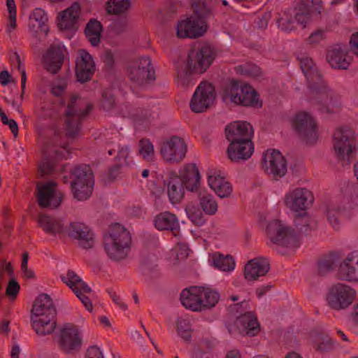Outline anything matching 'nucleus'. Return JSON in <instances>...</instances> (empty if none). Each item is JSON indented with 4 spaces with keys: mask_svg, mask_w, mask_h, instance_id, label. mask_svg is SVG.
<instances>
[{
    "mask_svg": "<svg viewBox=\"0 0 358 358\" xmlns=\"http://www.w3.org/2000/svg\"><path fill=\"white\" fill-rule=\"evenodd\" d=\"M355 297V289L347 285L338 283L330 289L327 300L331 308L339 310L348 308Z\"/></svg>",
    "mask_w": 358,
    "mask_h": 358,
    "instance_id": "nucleus-13",
    "label": "nucleus"
},
{
    "mask_svg": "<svg viewBox=\"0 0 358 358\" xmlns=\"http://www.w3.org/2000/svg\"><path fill=\"white\" fill-rule=\"evenodd\" d=\"M95 69L92 56L85 50H80L76 61V76L78 81L83 83L91 80Z\"/></svg>",
    "mask_w": 358,
    "mask_h": 358,
    "instance_id": "nucleus-20",
    "label": "nucleus"
},
{
    "mask_svg": "<svg viewBox=\"0 0 358 358\" xmlns=\"http://www.w3.org/2000/svg\"><path fill=\"white\" fill-rule=\"evenodd\" d=\"M110 296L115 303H116L122 310H125L127 309V306L122 301L120 297L112 289H108Z\"/></svg>",
    "mask_w": 358,
    "mask_h": 358,
    "instance_id": "nucleus-62",
    "label": "nucleus"
},
{
    "mask_svg": "<svg viewBox=\"0 0 358 358\" xmlns=\"http://www.w3.org/2000/svg\"><path fill=\"white\" fill-rule=\"evenodd\" d=\"M115 105L114 96L111 94L103 93L101 100V106L105 110H111Z\"/></svg>",
    "mask_w": 358,
    "mask_h": 358,
    "instance_id": "nucleus-57",
    "label": "nucleus"
},
{
    "mask_svg": "<svg viewBox=\"0 0 358 358\" xmlns=\"http://www.w3.org/2000/svg\"><path fill=\"white\" fill-rule=\"evenodd\" d=\"M229 158L233 162L247 160L254 152V145L252 140H243L236 143H229L227 148Z\"/></svg>",
    "mask_w": 358,
    "mask_h": 358,
    "instance_id": "nucleus-26",
    "label": "nucleus"
},
{
    "mask_svg": "<svg viewBox=\"0 0 358 358\" xmlns=\"http://www.w3.org/2000/svg\"><path fill=\"white\" fill-rule=\"evenodd\" d=\"M299 60L301 71L306 78L312 100L324 105L331 103L334 92L323 79L313 59L308 57H302Z\"/></svg>",
    "mask_w": 358,
    "mask_h": 358,
    "instance_id": "nucleus-1",
    "label": "nucleus"
},
{
    "mask_svg": "<svg viewBox=\"0 0 358 358\" xmlns=\"http://www.w3.org/2000/svg\"><path fill=\"white\" fill-rule=\"evenodd\" d=\"M350 47L352 52L358 58V31L352 34Z\"/></svg>",
    "mask_w": 358,
    "mask_h": 358,
    "instance_id": "nucleus-61",
    "label": "nucleus"
},
{
    "mask_svg": "<svg viewBox=\"0 0 358 358\" xmlns=\"http://www.w3.org/2000/svg\"><path fill=\"white\" fill-rule=\"evenodd\" d=\"M294 19L288 16L280 17L277 21L278 27L285 32L292 31L294 28Z\"/></svg>",
    "mask_w": 358,
    "mask_h": 358,
    "instance_id": "nucleus-55",
    "label": "nucleus"
},
{
    "mask_svg": "<svg viewBox=\"0 0 358 358\" xmlns=\"http://www.w3.org/2000/svg\"><path fill=\"white\" fill-rule=\"evenodd\" d=\"M127 76L135 86H143L155 80V73L152 62L148 57H141L129 63Z\"/></svg>",
    "mask_w": 358,
    "mask_h": 358,
    "instance_id": "nucleus-11",
    "label": "nucleus"
},
{
    "mask_svg": "<svg viewBox=\"0 0 358 358\" xmlns=\"http://www.w3.org/2000/svg\"><path fill=\"white\" fill-rule=\"evenodd\" d=\"M341 280L346 281L358 280V257L353 253L349 254L341 263L338 273Z\"/></svg>",
    "mask_w": 358,
    "mask_h": 358,
    "instance_id": "nucleus-28",
    "label": "nucleus"
},
{
    "mask_svg": "<svg viewBox=\"0 0 358 358\" xmlns=\"http://www.w3.org/2000/svg\"><path fill=\"white\" fill-rule=\"evenodd\" d=\"M188 218L196 226H202L206 222L202 212L194 206H189L185 208Z\"/></svg>",
    "mask_w": 358,
    "mask_h": 358,
    "instance_id": "nucleus-48",
    "label": "nucleus"
},
{
    "mask_svg": "<svg viewBox=\"0 0 358 358\" xmlns=\"http://www.w3.org/2000/svg\"><path fill=\"white\" fill-rule=\"evenodd\" d=\"M61 280L73 292L85 308L92 312V303L89 296H87L92 293V289L81 278L75 271L68 270L66 274L61 275Z\"/></svg>",
    "mask_w": 358,
    "mask_h": 358,
    "instance_id": "nucleus-14",
    "label": "nucleus"
},
{
    "mask_svg": "<svg viewBox=\"0 0 358 358\" xmlns=\"http://www.w3.org/2000/svg\"><path fill=\"white\" fill-rule=\"evenodd\" d=\"M10 62L13 66H15L21 74V88H22V94L21 96H23L24 90L26 87L27 83V75L25 71L24 65L22 64L20 57L19 54L15 52L10 55Z\"/></svg>",
    "mask_w": 358,
    "mask_h": 358,
    "instance_id": "nucleus-43",
    "label": "nucleus"
},
{
    "mask_svg": "<svg viewBox=\"0 0 358 358\" xmlns=\"http://www.w3.org/2000/svg\"><path fill=\"white\" fill-rule=\"evenodd\" d=\"M130 0H108L106 3L108 14L120 15L126 13L131 8Z\"/></svg>",
    "mask_w": 358,
    "mask_h": 358,
    "instance_id": "nucleus-40",
    "label": "nucleus"
},
{
    "mask_svg": "<svg viewBox=\"0 0 358 358\" xmlns=\"http://www.w3.org/2000/svg\"><path fill=\"white\" fill-rule=\"evenodd\" d=\"M336 157L342 166L349 165L357 152L354 130L349 126L338 127L333 134Z\"/></svg>",
    "mask_w": 358,
    "mask_h": 358,
    "instance_id": "nucleus-5",
    "label": "nucleus"
},
{
    "mask_svg": "<svg viewBox=\"0 0 358 358\" xmlns=\"http://www.w3.org/2000/svg\"><path fill=\"white\" fill-rule=\"evenodd\" d=\"M237 73L245 76L257 78L261 76V69L255 64L245 63L235 67Z\"/></svg>",
    "mask_w": 358,
    "mask_h": 358,
    "instance_id": "nucleus-44",
    "label": "nucleus"
},
{
    "mask_svg": "<svg viewBox=\"0 0 358 358\" xmlns=\"http://www.w3.org/2000/svg\"><path fill=\"white\" fill-rule=\"evenodd\" d=\"M199 203L203 212L209 215H213L217 211V203L215 197L207 192L199 193Z\"/></svg>",
    "mask_w": 358,
    "mask_h": 358,
    "instance_id": "nucleus-41",
    "label": "nucleus"
},
{
    "mask_svg": "<svg viewBox=\"0 0 358 358\" xmlns=\"http://www.w3.org/2000/svg\"><path fill=\"white\" fill-rule=\"evenodd\" d=\"M83 101L76 95L71 97L65 113V125L68 137L77 136L81 129V124L84 118L92 109L91 104H87L85 108Z\"/></svg>",
    "mask_w": 358,
    "mask_h": 358,
    "instance_id": "nucleus-9",
    "label": "nucleus"
},
{
    "mask_svg": "<svg viewBox=\"0 0 358 358\" xmlns=\"http://www.w3.org/2000/svg\"><path fill=\"white\" fill-rule=\"evenodd\" d=\"M131 248L129 231L119 223L112 224L103 235V249L107 257L113 262L127 258Z\"/></svg>",
    "mask_w": 358,
    "mask_h": 358,
    "instance_id": "nucleus-2",
    "label": "nucleus"
},
{
    "mask_svg": "<svg viewBox=\"0 0 358 358\" xmlns=\"http://www.w3.org/2000/svg\"><path fill=\"white\" fill-rule=\"evenodd\" d=\"M56 183L48 182L41 187H38V203L42 208L51 207L55 208L61 203V199L55 194Z\"/></svg>",
    "mask_w": 358,
    "mask_h": 358,
    "instance_id": "nucleus-24",
    "label": "nucleus"
},
{
    "mask_svg": "<svg viewBox=\"0 0 358 358\" xmlns=\"http://www.w3.org/2000/svg\"><path fill=\"white\" fill-rule=\"evenodd\" d=\"M192 7L194 13L199 22L208 18L211 14V10L207 7L206 4L203 1L199 0L194 2Z\"/></svg>",
    "mask_w": 358,
    "mask_h": 358,
    "instance_id": "nucleus-49",
    "label": "nucleus"
},
{
    "mask_svg": "<svg viewBox=\"0 0 358 358\" xmlns=\"http://www.w3.org/2000/svg\"><path fill=\"white\" fill-rule=\"evenodd\" d=\"M262 166L268 175L276 180L285 176L287 171L285 157L276 150H268L264 153Z\"/></svg>",
    "mask_w": 358,
    "mask_h": 358,
    "instance_id": "nucleus-15",
    "label": "nucleus"
},
{
    "mask_svg": "<svg viewBox=\"0 0 358 358\" xmlns=\"http://www.w3.org/2000/svg\"><path fill=\"white\" fill-rule=\"evenodd\" d=\"M177 330L178 335L185 341H189L192 338L191 324L187 320H179L177 322Z\"/></svg>",
    "mask_w": 358,
    "mask_h": 358,
    "instance_id": "nucleus-51",
    "label": "nucleus"
},
{
    "mask_svg": "<svg viewBox=\"0 0 358 358\" xmlns=\"http://www.w3.org/2000/svg\"><path fill=\"white\" fill-rule=\"evenodd\" d=\"M86 358H104L100 348L96 345L90 346L86 352Z\"/></svg>",
    "mask_w": 358,
    "mask_h": 358,
    "instance_id": "nucleus-59",
    "label": "nucleus"
},
{
    "mask_svg": "<svg viewBox=\"0 0 358 358\" xmlns=\"http://www.w3.org/2000/svg\"><path fill=\"white\" fill-rule=\"evenodd\" d=\"M310 16L309 13H297L295 15L294 20L299 24H301L303 27H306V24L309 22Z\"/></svg>",
    "mask_w": 358,
    "mask_h": 358,
    "instance_id": "nucleus-60",
    "label": "nucleus"
},
{
    "mask_svg": "<svg viewBox=\"0 0 358 358\" xmlns=\"http://www.w3.org/2000/svg\"><path fill=\"white\" fill-rule=\"evenodd\" d=\"M313 200L312 192L306 188H296L287 193L285 196L286 206L296 213L294 223L297 229L305 234L313 227V221L306 215V209Z\"/></svg>",
    "mask_w": 358,
    "mask_h": 358,
    "instance_id": "nucleus-4",
    "label": "nucleus"
},
{
    "mask_svg": "<svg viewBox=\"0 0 358 358\" xmlns=\"http://www.w3.org/2000/svg\"><path fill=\"white\" fill-rule=\"evenodd\" d=\"M226 138L230 143H238L243 140H252L253 129L251 124L246 122H234L228 124L225 129Z\"/></svg>",
    "mask_w": 358,
    "mask_h": 358,
    "instance_id": "nucleus-21",
    "label": "nucleus"
},
{
    "mask_svg": "<svg viewBox=\"0 0 358 358\" xmlns=\"http://www.w3.org/2000/svg\"><path fill=\"white\" fill-rule=\"evenodd\" d=\"M324 36V31L322 30H317L312 33L308 38V42L310 44L317 43L320 42Z\"/></svg>",
    "mask_w": 358,
    "mask_h": 358,
    "instance_id": "nucleus-63",
    "label": "nucleus"
},
{
    "mask_svg": "<svg viewBox=\"0 0 358 358\" xmlns=\"http://www.w3.org/2000/svg\"><path fill=\"white\" fill-rule=\"evenodd\" d=\"M266 231L268 238L274 244L292 248L299 246L298 237L294 230L278 220L270 222Z\"/></svg>",
    "mask_w": 358,
    "mask_h": 358,
    "instance_id": "nucleus-10",
    "label": "nucleus"
},
{
    "mask_svg": "<svg viewBox=\"0 0 358 358\" xmlns=\"http://www.w3.org/2000/svg\"><path fill=\"white\" fill-rule=\"evenodd\" d=\"M269 270L270 264L266 258H255L245 264L244 275L248 280H255L261 276H264Z\"/></svg>",
    "mask_w": 358,
    "mask_h": 358,
    "instance_id": "nucleus-25",
    "label": "nucleus"
},
{
    "mask_svg": "<svg viewBox=\"0 0 358 358\" xmlns=\"http://www.w3.org/2000/svg\"><path fill=\"white\" fill-rule=\"evenodd\" d=\"M238 322L243 325L247 335L254 336L258 334L259 324L256 315L252 312H247L241 315L238 318Z\"/></svg>",
    "mask_w": 358,
    "mask_h": 358,
    "instance_id": "nucleus-39",
    "label": "nucleus"
},
{
    "mask_svg": "<svg viewBox=\"0 0 358 358\" xmlns=\"http://www.w3.org/2000/svg\"><path fill=\"white\" fill-rule=\"evenodd\" d=\"M71 157V153L66 147H60L55 148L52 151L50 158L43 159L40 164L39 169L43 175H49L53 173L56 171L55 161L61 159H66Z\"/></svg>",
    "mask_w": 358,
    "mask_h": 358,
    "instance_id": "nucleus-32",
    "label": "nucleus"
},
{
    "mask_svg": "<svg viewBox=\"0 0 358 358\" xmlns=\"http://www.w3.org/2000/svg\"><path fill=\"white\" fill-rule=\"evenodd\" d=\"M222 97L223 101L227 103L245 106L262 107L259 95L254 88L247 84L240 85L236 80H232L224 87Z\"/></svg>",
    "mask_w": 358,
    "mask_h": 358,
    "instance_id": "nucleus-6",
    "label": "nucleus"
},
{
    "mask_svg": "<svg viewBox=\"0 0 358 358\" xmlns=\"http://www.w3.org/2000/svg\"><path fill=\"white\" fill-rule=\"evenodd\" d=\"M208 183L210 187L220 198L230 196L232 192L231 185L226 180L221 171L216 169H210L207 173Z\"/></svg>",
    "mask_w": 358,
    "mask_h": 358,
    "instance_id": "nucleus-22",
    "label": "nucleus"
},
{
    "mask_svg": "<svg viewBox=\"0 0 358 358\" xmlns=\"http://www.w3.org/2000/svg\"><path fill=\"white\" fill-rule=\"evenodd\" d=\"M89 227L83 222H71L68 227H65L64 234H66L69 237L74 239L76 236L81 234L86 233L85 230Z\"/></svg>",
    "mask_w": 358,
    "mask_h": 358,
    "instance_id": "nucleus-50",
    "label": "nucleus"
},
{
    "mask_svg": "<svg viewBox=\"0 0 358 358\" xmlns=\"http://www.w3.org/2000/svg\"><path fill=\"white\" fill-rule=\"evenodd\" d=\"M292 124L296 131L307 144H314L317 141L318 138L317 124L309 113H298Z\"/></svg>",
    "mask_w": 358,
    "mask_h": 358,
    "instance_id": "nucleus-16",
    "label": "nucleus"
},
{
    "mask_svg": "<svg viewBox=\"0 0 358 358\" xmlns=\"http://www.w3.org/2000/svg\"><path fill=\"white\" fill-rule=\"evenodd\" d=\"M86 233L81 234L76 236L74 240L78 241V245L85 250L91 249L94 245V236L90 228L85 230Z\"/></svg>",
    "mask_w": 358,
    "mask_h": 358,
    "instance_id": "nucleus-45",
    "label": "nucleus"
},
{
    "mask_svg": "<svg viewBox=\"0 0 358 358\" xmlns=\"http://www.w3.org/2000/svg\"><path fill=\"white\" fill-rule=\"evenodd\" d=\"M82 341V334L76 325L67 323L59 329L58 345L64 353L73 354L79 351Z\"/></svg>",
    "mask_w": 358,
    "mask_h": 358,
    "instance_id": "nucleus-12",
    "label": "nucleus"
},
{
    "mask_svg": "<svg viewBox=\"0 0 358 358\" xmlns=\"http://www.w3.org/2000/svg\"><path fill=\"white\" fill-rule=\"evenodd\" d=\"M129 156V148L127 147L122 148L118 150L117 155L115 157L116 165L112 169L110 175L114 171H117L120 166L127 165V159Z\"/></svg>",
    "mask_w": 358,
    "mask_h": 358,
    "instance_id": "nucleus-52",
    "label": "nucleus"
},
{
    "mask_svg": "<svg viewBox=\"0 0 358 358\" xmlns=\"http://www.w3.org/2000/svg\"><path fill=\"white\" fill-rule=\"evenodd\" d=\"M80 12V5L78 3H74L61 13L58 22L59 28L65 30L73 29L78 22Z\"/></svg>",
    "mask_w": 358,
    "mask_h": 358,
    "instance_id": "nucleus-35",
    "label": "nucleus"
},
{
    "mask_svg": "<svg viewBox=\"0 0 358 358\" xmlns=\"http://www.w3.org/2000/svg\"><path fill=\"white\" fill-rule=\"evenodd\" d=\"M46 20L45 11L41 8H36L29 16V27L32 29H35L36 27L40 28Z\"/></svg>",
    "mask_w": 358,
    "mask_h": 358,
    "instance_id": "nucleus-46",
    "label": "nucleus"
},
{
    "mask_svg": "<svg viewBox=\"0 0 358 358\" xmlns=\"http://www.w3.org/2000/svg\"><path fill=\"white\" fill-rule=\"evenodd\" d=\"M71 189L78 201L87 200L92 194L94 175L88 165L76 166L71 169Z\"/></svg>",
    "mask_w": 358,
    "mask_h": 358,
    "instance_id": "nucleus-8",
    "label": "nucleus"
},
{
    "mask_svg": "<svg viewBox=\"0 0 358 358\" xmlns=\"http://www.w3.org/2000/svg\"><path fill=\"white\" fill-rule=\"evenodd\" d=\"M208 261L210 265L224 272H231L236 266L235 260L231 256L229 255L224 256L218 252L213 254Z\"/></svg>",
    "mask_w": 358,
    "mask_h": 358,
    "instance_id": "nucleus-36",
    "label": "nucleus"
},
{
    "mask_svg": "<svg viewBox=\"0 0 358 358\" xmlns=\"http://www.w3.org/2000/svg\"><path fill=\"white\" fill-rule=\"evenodd\" d=\"M39 226L48 234H64L65 227L62 219L52 216L40 214L37 220Z\"/></svg>",
    "mask_w": 358,
    "mask_h": 358,
    "instance_id": "nucleus-34",
    "label": "nucleus"
},
{
    "mask_svg": "<svg viewBox=\"0 0 358 358\" xmlns=\"http://www.w3.org/2000/svg\"><path fill=\"white\" fill-rule=\"evenodd\" d=\"M102 60L105 64L106 67L110 70L113 68L115 64V59L113 53L111 50H107L104 52L102 56Z\"/></svg>",
    "mask_w": 358,
    "mask_h": 358,
    "instance_id": "nucleus-58",
    "label": "nucleus"
},
{
    "mask_svg": "<svg viewBox=\"0 0 358 358\" xmlns=\"http://www.w3.org/2000/svg\"><path fill=\"white\" fill-rule=\"evenodd\" d=\"M16 15L17 13H9L8 23L6 29L8 34H10L16 28Z\"/></svg>",
    "mask_w": 358,
    "mask_h": 358,
    "instance_id": "nucleus-64",
    "label": "nucleus"
},
{
    "mask_svg": "<svg viewBox=\"0 0 358 358\" xmlns=\"http://www.w3.org/2000/svg\"><path fill=\"white\" fill-rule=\"evenodd\" d=\"M20 289V284L12 278L9 280L6 289V295L11 299H15Z\"/></svg>",
    "mask_w": 358,
    "mask_h": 358,
    "instance_id": "nucleus-54",
    "label": "nucleus"
},
{
    "mask_svg": "<svg viewBox=\"0 0 358 358\" xmlns=\"http://www.w3.org/2000/svg\"><path fill=\"white\" fill-rule=\"evenodd\" d=\"M201 295L199 287H190L184 289L180 296L182 305L194 312H201Z\"/></svg>",
    "mask_w": 358,
    "mask_h": 358,
    "instance_id": "nucleus-31",
    "label": "nucleus"
},
{
    "mask_svg": "<svg viewBox=\"0 0 358 358\" xmlns=\"http://www.w3.org/2000/svg\"><path fill=\"white\" fill-rule=\"evenodd\" d=\"M334 348V342L329 336L322 337L316 346V350L320 352H328Z\"/></svg>",
    "mask_w": 358,
    "mask_h": 358,
    "instance_id": "nucleus-56",
    "label": "nucleus"
},
{
    "mask_svg": "<svg viewBox=\"0 0 358 358\" xmlns=\"http://www.w3.org/2000/svg\"><path fill=\"white\" fill-rule=\"evenodd\" d=\"M199 288L201 311L215 307L220 299L219 292L209 287H199Z\"/></svg>",
    "mask_w": 358,
    "mask_h": 358,
    "instance_id": "nucleus-37",
    "label": "nucleus"
},
{
    "mask_svg": "<svg viewBox=\"0 0 358 358\" xmlns=\"http://www.w3.org/2000/svg\"><path fill=\"white\" fill-rule=\"evenodd\" d=\"M101 32L102 24L95 19H91L87 22L85 29L86 38L93 46H96L100 43Z\"/></svg>",
    "mask_w": 358,
    "mask_h": 358,
    "instance_id": "nucleus-38",
    "label": "nucleus"
},
{
    "mask_svg": "<svg viewBox=\"0 0 358 358\" xmlns=\"http://www.w3.org/2000/svg\"><path fill=\"white\" fill-rule=\"evenodd\" d=\"M334 265L335 261L332 257L322 259L318 264V273L320 275H324L331 271L334 268Z\"/></svg>",
    "mask_w": 358,
    "mask_h": 358,
    "instance_id": "nucleus-53",
    "label": "nucleus"
},
{
    "mask_svg": "<svg viewBox=\"0 0 358 358\" xmlns=\"http://www.w3.org/2000/svg\"><path fill=\"white\" fill-rule=\"evenodd\" d=\"M66 48L61 45H52L44 56V63L47 71L52 74L57 73L62 68Z\"/></svg>",
    "mask_w": 358,
    "mask_h": 358,
    "instance_id": "nucleus-23",
    "label": "nucleus"
},
{
    "mask_svg": "<svg viewBox=\"0 0 358 358\" xmlns=\"http://www.w3.org/2000/svg\"><path fill=\"white\" fill-rule=\"evenodd\" d=\"M187 152V145L181 138L172 136L164 141L161 147V155L164 160L169 162H179Z\"/></svg>",
    "mask_w": 358,
    "mask_h": 358,
    "instance_id": "nucleus-18",
    "label": "nucleus"
},
{
    "mask_svg": "<svg viewBox=\"0 0 358 358\" xmlns=\"http://www.w3.org/2000/svg\"><path fill=\"white\" fill-rule=\"evenodd\" d=\"M155 227L160 231H170L176 236L180 232V224L177 216L168 211L157 215L154 219Z\"/></svg>",
    "mask_w": 358,
    "mask_h": 358,
    "instance_id": "nucleus-30",
    "label": "nucleus"
},
{
    "mask_svg": "<svg viewBox=\"0 0 358 358\" xmlns=\"http://www.w3.org/2000/svg\"><path fill=\"white\" fill-rule=\"evenodd\" d=\"M139 154L147 161H151L155 155L154 145L149 139L143 138L138 143Z\"/></svg>",
    "mask_w": 358,
    "mask_h": 358,
    "instance_id": "nucleus-47",
    "label": "nucleus"
},
{
    "mask_svg": "<svg viewBox=\"0 0 358 358\" xmlns=\"http://www.w3.org/2000/svg\"><path fill=\"white\" fill-rule=\"evenodd\" d=\"M164 182L167 186V194L171 203H180L184 196V187H185L181 179L176 173L171 172Z\"/></svg>",
    "mask_w": 358,
    "mask_h": 358,
    "instance_id": "nucleus-29",
    "label": "nucleus"
},
{
    "mask_svg": "<svg viewBox=\"0 0 358 358\" xmlns=\"http://www.w3.org/2000/svg\"><path fill=\"white\" fill-rule=\"evenodd\" d=\"M206 31L203 25L192 17L178 23L177 26V36L179 38H196L201 36Z\"/></svg>",
    "mask_w": 358,
    "mask_h": 358,
    "instance_id": "nucleus-27",
    "label": "nucleus"
},
{
    "mask_svg": "<svg viewBox=\"0 0 358 358\" xmlns=\"http://www.w3.org/2000/svg\"><path fill=\"white\" fill-rule=\"evenodd\" d=\"M326 59L332 69L340 70L348 69L352 61L348 47L343 44L330 47L327 52Z\"/></svg>",
    "mask_w": 358,
    "mask_h": 358,
    "instance_id": "nucleus-19",
    "label": "nucleus"
},
{
    "mask_svg": "<svg viewBox=\"0 0 358 358\" xmlns=\"http://www.w3.org/2000/svg\"><path fill=\"white\" fill-rule=\"evenodd\" d=\"M178 177L182 181L187 190L193 192L198 189L200 183V174L194 164L185 165L180 171Z\"/></svg>",
    "mask_w": 358,
    "mask_h": 358,
    "instance_id": "nucleus-33",
    "label": "nucleus"
},
{
    "mask_svg": "<svg viewBox=\"0 0 358 358\" xmlns=\"http://www.w3.org/2000/svg\"><path fill=\"white\" fill-rule=\"evenodd\" d=\"M327 217L329 224L338 230L340 227V220L342 214V209L339 206L330 204L327 209Z\"/></svg>",
    "mask_w": 358,
    "mask_h": 358,
    "instance_id": "nucleus-42",
    "label": "nucleus"
},
{
    "mask_svg": "<svg viewBox=\"0 0 358 358\" xmlns=\"http://www.w3.org/2000/svg\"><path fill=\"white\" fill-rule=\"evenodd\" d=\"M215 98V87L210 83H201L196 89L189 103L193 112L202 113L213 104Z\"/></svg>",
    "mask_w": 358,
    "mask_h": 358,
    "instance_id": "nucleus-17",
    "label": "nucleus"
},
{
    "mask_svg": "<svg viewBox=\"0 0 358 358\" xmlns=\"http://www.w3.org/2000/svg\"><path fill=\"white\" fill-rule=\"evenodd\" d=\"M56 315L50 296L47 294L39 295L34 303L31 315L32 327L36 333L40 336L51 334L57 326Z\"/></svg>",
    "mask_w": 358,
    "mask_h": 358,
    "instance_id": "nucleus-3",
    "label": "nucleus"
},
{
    "mask_svg": "<svg viewBox=\"0 0 358 358\" xmlns=\"http://www.w3.org/2000/svg\"><path fill=\"white\" fill-rule=\"evenodd\" d=\"M215 56V50L209 45H202L191 50L187 59L185 73L178 71V78L182 79L188 74L204 73L213 64Z\"/></svg>",
    "mask_w": 358,
    "mask_h": 358,
    "instance_id": "nucleus-7",
    "label": "nucleus"
}]
</instances>
